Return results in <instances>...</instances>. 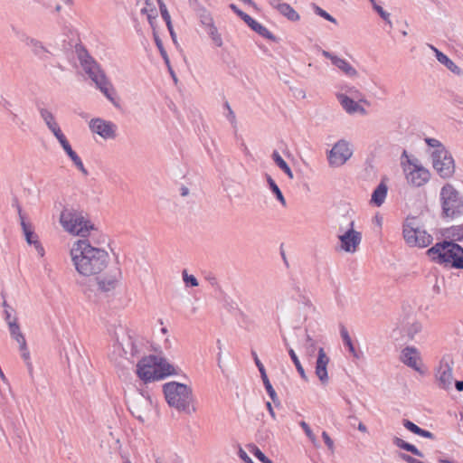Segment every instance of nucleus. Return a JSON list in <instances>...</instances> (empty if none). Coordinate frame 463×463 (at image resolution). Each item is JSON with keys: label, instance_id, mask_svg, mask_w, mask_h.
<instances>
[{"label": "nucleus", "instance_id": "1", "mask_svg": "<svg viewBox=\"0 0 463 463\" xmlns=\"http://www.w3.org/2000/svg\"><path fill=\"white\" fill-rule=\"evenodd\" d=\"M70 258L76 272L85 278L99 275L109 262L108 251L92 246L88 239H79L71 243Z\"/></svg>", "mask_w": 463, "mask_h": 463}, {"label": "nucleus", "instance_id": "2", "mask_svg": "<svg viewBox=\"0 0 463 463\" xmlns=\"http://www.w3.org/2000/svg\"><path fill=\"white\" fill-rule=\"evenodd\" d=\"M112 337L114 345L109 359L118 366L124 365L125 360L133 362L145 352L142 341L121 324L114 326Z\"/></svg>", "mask_w": 463, "mask_h": 463}, {"label": "nucleus", "instance_id": "3", "mask_svg": "<svg viewBox=\"0 0 463 463\" xmlns=\"http://www.w3.org/2000/svg\"><path fill=\"white\" fill-rule=\"evenodd\" d=\"M59 222L63 230L71 235L87 239L91 232L96 231L94 224L82 211L72 207H64L61 212Z\"/></svg>", "mask_w": 463, "mask_h": 463}, {"label": "nucleus", "instance_id": "4", "mask_svg": "<svg viewBox=\"0 0 463 463\" xmlns=\"http://www.w3.org/2000/svg\"><path fill=\"white\" fill-rule=\"evenodd\" d=\"M163 392L168 405L179 412L191 415L196 408L193 404V392L191 387L177 382H169L163 385Z\"/></svg>", "mask_w": 463, "mask_h": 463}, {"label": "nucleus", "instance_id": "5", "mask_svg": "<svg viewBox=\"0 0 463 463\" xmlns=\"http://www.w3.org/2000/svg\"><path fill=\"white\" fill-rule=\"evenodd\" d=\"M427 254L436 263L448 268L463 269V248L452 241L436 243L427 250Z\"/></svg>", "mask_w": 463, "mask_h": 463}, {"label": "nucleus", "instance_id": "6", "mask_svg": "<svg viewBox=\"0 0 463 463\" xmlns=\"http://www.w3.org/2000/svg\"><path fill=\"white\" fill-rule=\"evenodd\" d=\"M80 60L83 71L89 75L96 87L109 101L115 106H118L116 100V90L98 63L88 54L80 56Z\"/></svg>", "mask_w": 463, "mask_h": 463}, {"label": "nucleus", "instance_id": "7", "mask_svg": "<svg viewBox=\"0 0 463 463\" xmlns=\"http://www.w3.org/2000/svg\"><path fill=\"white\" fill-rule=\"evenodd\" d=\"M440 201L443 217L454 219L463 214V199L452 184L441 188Z\"/></svg>", "mask_w": 463, "mask_h": 463}, {"label": "nucleus", "instance_id": "8", "mask_svg": "<svg viewBox=\"0 0 463 463\" xmlns=\"http://www.w3.org/2000/svg\"><path fill=\"white\" fill-rule=\"evenodd\" d=\"M403 238L411 247L425 248L432 241V236L421 229L416 217H409L403 224Z\"/></svg>", "mask_w": 463, "mask_h": 463}, {"label": "nucleus", "instance_id": "9", "mask_svg": "<svg viewBox=\"0 0 463 463\" xmlns=\"http://www.w3.org/2000/svg\"><path fill=\"white\" fill-rule=\"evenodd\" d=\"M128 405L132 415L142 422L149 418L154 409L150 396L142 392L130 395L128 399Z\"/></svg>", "mask_w": 463, "mask_h": 463}, {"label": "nucleus", "instance_id": "10", "mask_svg": "<svg viewBox=\"0 0 463 463\" xmlns=\"http://www.w3.org/2000/svg\"><path fill=\"white\" fill-rule=\"evenodd\" d=\"M431 156L433 167L441 178H450L454 175V159L446 148L436 149Z\"/></svg>", "mask_w": 463, "mask_h": 463}, {"label": "nucleus", "instance_id": "11", "mask_svg": "<svg viewBox=\"0 0 463 463\" xmlns=\"http://www.w3.org/2000/svg\"><path fill=\"white\" fill-rule=\"evenodd\" d=\"M354 221H351L346 230L341 227V233L338 235L340 241V248L342 250L349 253H354L362 241V233L354 229Z\"/></svg>", "mask_w": 463, "mask_h": 463}, {"label": "nucleus", "instance_id": "12", "mask_svg": "<svg viewBox=\"0 0 463 463\" xmlns=\"http://www.w3.org/2000/svg\"><path fill=\"white\" fill-rule=\"evenodd\" d=\"M453 366L454 360L451 355L445 354L441 358L435 373L439 387L442 389H449L451 387L453 383Z\"/></svg>", "mask_w": 463, "mask_h": 463}, {"label": "nucleus", "instance_id": "13", "mask_svg": "<svg viewBox=\"0 0 463 463\" xmlns=\"http://www.w3.org/2000/svg\"><path fill=\"white\" fill-rule=\"evenodd\" d=\"M353 150L348 142L339 140L328 153V163L332 167H339L346 163L352 156Z\"/></svg>", "mask_w": 463, "mask_h": 463}, {"label": "nucleus", "instance_id": "14", "mask_svg": "<svg viewBox=\"0 0 463 463\" xmlns=\"http://www.w3.org/2000/svg\"><path fill=\"white\" fill-rule=\"evenodd\" d=\"M157 356L148 355L142 357L137 364V374L144 383L157 381Z\"/></svg>", "mask_w": 463, "mask_h": 463}, {"label": "nucleus", "instance_id": "15", "mask_svg": "<svg viewBox=\"0 0 463 463\" xmlns=\"http://www.w3.org/2000/svg\"><path fill=\"white\" fill-rule=\"evenodd\" d=\"M404 172L408 183L413 186H421L430 179L429 170L420 165L412 164L410 160L408 161V165L404 168Z\"/></svg>", "mask_w": 463, "mask_h": 463}, {"label": "nucleus", "instance_id": "16", "mask_svg": "<svg viewBox=\"0 0 463 463\" xmlns=\"http://www.w3.org/2000/svg\"><path fill=\"white\" fill-rule=\"evenodd\" d=\"M121 279V270L119 268L109 269L102 276L97 277L98 289L102 292L114 290Z\"/></svg>", "mask_w": 463, "mask_h": 463}, {"label": "nucleus", "instance_id": "17", "mask_svg": "<svg viewBox=\"0 0 463 463\" xmlns=\"http://www.w3.org/2000/svg\"><path fill=\"white\" fill-rule=\"evenodd\" d=\"M90 128L103 138H113L116 136V126L103 118H93Z\"/></svg>", "mask_w": 463, "mask_h": 463}, {"label": "nucleus", "instance_id": "18", "mask_svg": "<svg viewBox=\"0 0 463 463\" xmlns=\"http://www.w3.org/2000/svg\"><path fill=\"white\" fill-rule=\"evenodd\" d=\"M233 13L239 15L245 22V24L258 34L266 39L275 41V36L265 26L255 21L249 14L238 9L235 5H233Z\"/></svg>", "mask_w": 463, "mask_h": 463}, {"label": "nucleus", "instance_id": "19", "mask_svg": "<svg viewBox=\"0 0 463 463\" xmlns=\"http://www.w3.org/2000/svg\"><path fill=\"white\" fill-rule=\"evenodd\" d=\"M322 55L330 60L332 64L338 68L347 77L356 78L358 77L357 70L351 65L345 59H343L335 54L326 50L322 51Z\"/></svg>", "mask_w": 463, "mask_h": 463}, {"label": "nucleus", "instance_id": "20", "mask_svg": "<svg viewBox=\"0 0 463 463\" xmlns=\"http://www.w3.org/2000/svg\"><path fill=\"white\" fill-rule=\"evenodd\" d=\"M21 226L26 242L29 245H33L34 247L35 250L40 255V257H43L45 254V250L39 241L38 235L34 232L33 225L29 222H26L23 217H21Z\"/></svg>", "mask_w": 463, "mask_h": 463}, {"label": "nucleus", "instance_id": "21", "mask_svg": "<svg viewBox=\"0 0 463 463\" xmlns=\"http://www.w3.org/2000/svg\"><path fill=\"white\" fill-rule=\"evenodd\" d=\"M337 99L341 106L345 109V110L348 114H354V113H359V114H365L367 111L361 105V103L368 104L366 100L360 99L359 102L354 101L345 94H339L337 95Z\"/></svg>", "mask_w": 463, "mask_h": 463}, {"label": "nucleus", "instance_id": "22", "mask_svg": "<svg viewBox=\"0 0 463 463\" xmlns=\"http://www.w3.org/2000/svg\"><path fill=\"white\" fill-rule=\"evenodd\" d=\"M329 363V358L324 351V348L320 347L318 349V355L317 359L316 364V374L320 380L322 384H326L328 382L327 375V364Z\"/></svg>", "mask_w": 463, "mask_h": 463}, {"label": "nucleus", "instance_id": "23", "mask_svg": "<svg viewBox=\"0 0 463 463\" xmlns=\"http://www.w3.org/2000/svg\"><path fill=\"white\" fill-rule=\"evenodd\" d=\"M401 360L406 365L413 368L416 371H420L419 362H420V354L416 348L414 347H406L402 350L401 354Z\"/></svg>", "mask_w": 463, "mask_h": 463}, {"label": "nucleus", "instance_id": "24", "mask_svg": "<svg viewBox=\"0 0 463 463\" xmlns=\"http://www.w3.org/2000/svg\"><path fill=\"white\" fill-rule=\"evenodd\" d=\"M430 48L434 52L437 60L443 65L447 67L448 70H449L451 72L461 75L462 71L458 66H457L447 55H445L443 52L439 51L436 47L433 45H429Z\"/></svg>", "mask_w": 463, "mask_h": 463}, {"label": "nucleus", "instance_id": "25", "mask_svg": "<svg viewBox=\"0 0 463 463\" xmlns=\"http://www.w3.org/2000/svg\"><path fill=\"white\" fill-rule=\"evenodd\" d=\"M253 355H254V360H255L256 365L258 366L259 371L261 374V379L263 381L265 388H266L269 397L273 401V402H276V401L278 399L277 393H276L275 390L273 389V387L267 376L265 368H264L263 364H261V362L259 360L257 354L255 353H253Z\"/></svg>", "mask_w": 463, "mask_h": 463}, {"label": "nucleus", "instance_id": "26", "mask_svg": "<svg viewBox=\"0 0 463 463\" xmlns=\"http://www.w3.org/2000/svg\"><path fill=\"white\" fill-rule=\"evenodd\" d=\"M157 380H161L166 376L177 374L174 365L169 364L165 358L157 356Z\"/></svg>", "mask_w": 463, "mask_h": 463}, {"label": "nucleus", "instance_id": "27", "mask_svg": "<svg viewBox=\"0 0 463 463\" xmlns=\"http://www.w3.org/2000/svg\"><path fill=\"white\" fill-rule=\"evenodd\" d=\"M387 192L388 186L383 179L373 192L371 203L375 206H381L385 201Z\"/></svg>", "mask_w": 463, "mask_h": 463}, {"label": "nucleus", "instance_id": "28", "mask_svg": "<svg viewBox=\"0 0 463 463\" xmlns=\"http://www.w3.org/2000/svg\"><path fill=\"white\" fill-rule=\"evenodd\" d=\"M61 146H62V148L64 149V151L66 152L68 156L71 158V160L73 162V164L77 166V168L84 175H88L89 173H88L87 169L84 167V165H83L81 159L76 154V152L73 151V149L71 148V146L69 144V142L68 141H66V142L63 141V144H61Z\"/></svg>", "mask_w": 463, "mask_h": 463}, {"label": "nucleus", "instance_id": "29", "mask_svg": "<svg viewBox=\"0 0 463 463\" xmlns=\"http://www.w3.org/2000/svg\"><path fill=\"white\" fill-rule=\"evenodd\" d=\"M7 325L11 336L18 343L19 347L24 348L26 341L17 323V317H14L12 322Z\"/></svg>", "mask_w": 463, "mask_h": 463}, {"label": "nucleus", "instance_id": "30", "mask_svg": "<svg viewBox=\"0 0 463 463\" xmlns=\"http://www.w3.org/2000/svg\"><path fill=\"white\" fill-rule=\"evenodd\" d=\"M217 344H218V348H219V353H218V356H217L218 367L220 368L222 373L228 378L229 377L228 372H229L230 364H231L230 363V355H229V353H225V354L222 353L220 340H218Z\"/></svg>", "mask_w": 463, "mask_h": 463}, {"label": "nucleus", "instance_id": "31", "mask_svg": "<svg viewBox=\"0 0 463 463\" xmlns=\"http://www.w3.org/2000/svg\"><path fill=\"white\" fill-rule=\"evenodd\" d=\"M48 128L52 131L54 137L58 139L60 144H63V141H68L64 134L62 133L60 125L56 122L54 118H44Z\"/></svg>", "mask_w": 463, "mask_h": 463}, {"label": "nucleus", "instance_id": "32", "mask_svg": "<svg viewBox=\"0 0 463 463\" xmlns=\"http://www.w3.org/2000/svg\"><path fill=\"white\" fill-rule=\"evenodd\" d=\"M271 158L273 159L275 164L288 176L289 179L294 178V174L292 170L277 150L273 151Z\"/></svg>", "mask_w": 463, "mask_h": 463}, {"label": "nucleus", "instance_id": "33", "mask_svg": "<svg viewBox=\"0 0 463 463\" xmlns=\"http://www.w3.org/2000/svg\"><path fill=\"white\" fill-rule=\"evenodd\" d=\"M108 446L114 451H118L120 449V443L119 439L117 437H114L112 431L109 430L104 433V438L101 440V446Z\"/></svg>", "mask_w": 463, "mask_h": 463}, {"label": "nucleus", "instance_id": "34", "mask_svg": "<svg viewBox=\"0 0 463 463\" xmlns=\"http://www.w3.org/2000/svg\"><path fill=\"white\" fill-rule=\"evenodd\" d=\"M393 443L398 447L404 450L411 452L413 455L422 458L423 453L420 451L414 445L410 444L403 439L394 437Z\"/></svg>", "mask_w": 463, "mask_h": 463}, {"label": "nucleus", "instance_id": "35", "mask_svg": "<svg viewBox=\"0 0 463 463\" xmlns=\"http://www.w3.org/2000/svg\"><path fill=\"white\" fill-rule=\"evenodd\" d=\"M26 44L30 46L35 55L43 56L47 53V49L43 45V43L33 38L27 39Z\"/></svg>", "mask_w": 463, "mask_h": 463}, {"label": "nucleus", "instance_id": "36", "mask_svg": "<svg viewBox=\"0 0 463 463\" xmlns=\"http://www.w3.org/2000/svg\"><path fill=\"white\" fill-rule=\"evenodd\" d=\"M279 12L290 21L299 20L298 14L288 4L284 3Z\"/></svg>", "mask_w": 463, "mask_h": 463}, {"label": "nucleus", "instance_id": "37", "mask_svg": "<svg viewBox=\"0 0 463 463\" xmlns=\"http://www.w3.org/2000/svg\"><path fill=\"white\" fill-rule=\"evenodd\" d=\"M288 350L290 358H291L292 362L294 363L301 378L305 381H307V376L305 370H304L302 364H300V361H299L298 355L296 354L295 351L291 347H288Z\"/></svg>", "mask_w": 463, "mask_h": 463}, {"label": "nucleus", "instance_id": "38", "mask_svg": "<svg viewBox=\"0 0 463 463\" xmlns=\"http://www.w3.org/2000/svg\"><path fill=\"white\" fill-rule=\"evenodd\" d=\"M267 182H268V184L270 188V190L274 193V194L276 195L277 199L281 203V204L283 206L286 205V200L280 191V189L279 188V186L277 185V184L275 183V181L271 178L270 175H267Z\"/></svg>", "mask_w": 463, "mask_h": 463}, {"label": "nucleus", "instance_id": "39", "mask_svg": "<svg viewBox=\"0 0 463 463\" xmlns=\"http://www.w3.org/2000/svg\"><path fill=\"white\" fill-rule=\"evenodd\" d=\"M447 234L454 242L456 241H463V226H452L447 230Z\"/></svg>", "mask_w": 463, "mask_h": 463}, {"label": "nucleus", "instance_id": "40", "mask_svg": "<svg viewBox=\"0 0 463 463\" xmlns=\"http://www.w3.org/2000/svg\"><path fill=\"white\" fill-rule=\"evenodd\" d=\"M316 341L309 335H307L306 344L304 345L306 355L313 357L316 353Z\"/></svg>", "mask_w": 463, "mask_h": 463}, {"label": "nucleus", "instance_id": "41", "mask_svg": "<svg viewBox=\"0 0 463 463\" xmlns=\"http://www.w3.org/2000/svg\"><path fill=\"white\" fill-rule=\"evenodd\" d=\"M182 278L186 287H197L199 282L194 275H190L186 269L182 271Z\"/></svg>", "mask_w": 463, "mask_h": 463}, {"label": "nucleus", "instance_id": "42", "mask_svg": "<svg viewBox=\"0 0 463 463\" xmlns=\"http://www.w3.org/2000/svg\"><path fill=\"white\" fill-rule=\"evenodd\" d=\"M341 336L343 338V341H344L345 345L348 346L349 351L354 356H356V353H355V350H354V345L352 343L351 337H350L347 330L345 327H342V329H341Z\"/></svg>", "mask_w": 463, "mask_h": 463}, {"label": "nucleus", "instance_id": "43", "mask_svg": "<svg viewBox=\"0 0 463 463\" xmlns=\"http://www.w3.org/2000/svg\"><path fill=\"white\" fill-rule=\"evenodd\" d=\"M209 22H211V19H209ZM208 33L210 34L213 42L217 46H222V45L221 35L218 33L217 29L211 23H209V32H208Z\"/></svg>", "mask_w": 463, "mask_h": 463}, {"label": "nucleus", "instance_id": "44", "mask_svg": "<svg viewBox=\"0 0 463 463\" xmlns=\"http://www.w3.org/2000/svg\"><path fill=\"white\" fill-rule=\"evenodd\" d=\"M142 12L146 14L150 24L153 26V20L157 16V11L146 2V6L142 8Z\"/></svg>", "mask_w": 463, "mask_h": 463}, {"label": "nucleus", "instance_id": "45", "mask_svg": "<svg viewBox=\"0 0 463 463\" xmlns=\"http://www.w3.org/2000/svg\"><path fill=\"white\" fill-rule=\"evenodd\" d=\"M2 306L5 307V319L7 324L12 322L13 317L15 316L14 309L7 304L5 300L3 301Z\"/></svg>", "mask_w": 463, "mask_h": 463}, {"label": "nucleus", "instance_id": "46", "mask_svg": "<svg viewBox=\"0 0 463 463\" xmlns=\"http://www.w3.org/2000/svg\"><path fill=\"white\" fill-rule=\"evenodd\" d=\"M421 324L419 322H413L408 326L406 332L410 338H413L415 335L421 331Z\"/></svg>", "mask_w": 463, "mask_h": 463}, {"label": "nucleus", "instance_id": "47", "mask_svg": "<svg viewBox=\"0 0 463 463\" xmlns=\"http://www.w3.org/2000/svg\"><path fill=\"white\" fill-rule=\"evenodd\" d=\"M315 12L317 14L323 17L324 19H326L333 24H336V20L331 14H329L327 12L323 10L321 7L315 6Z\"/></svg>", "mask_w": 463, "mask_h": 463}, {"label": "nucleus", "instance_id": "48", "mask_svg": "<svg viewBox=\"0 0 463 463\" xmlns=\"http://www.w3.org/2000/svg\"><path fill=\"white\" fill-rule=\"evenodd\" d=\"M251 452L255 455V457L260 459L262 463H272V461L268 458L260 450L259 448L252 446L251 447Z\"/></svg>", "mask_w": 463, "mask_h": 463}, {"label": "nucleus", "instance_id": "49", "mask_svg": "<svg viewBox=\"0 0 463 463\" xmlns=\"http://www.w3.org/2000/svg\"><path fill=\"white\" fill-rule=\"evenodd\" d=\"M403 426L412 433L418 435L420 428L409 420H403Z\"/></svg>", "mask_w": 463, "mask_h": 463}, {"label": "nucleus", "instance_id": "50", "mask_svg": "<svg viewBox=\"0 0 463 463\" xmlns=\"http://www.w3.org/2000/svg\"><path fill=\"white\" fill-rule=\"evenodd\" d=\"M299 425L301 426V428L304 430L305 433L307 434V436L310 439V440L315 443L316 441V436L314 435V433L312 432L310 427L308 426V424L305 421H301L299 423Z\"/></svg>", "mask_w": 463, "mask_h": 463}, {"label": "nucleus", "instance_id": "51", "mask_svg": "<svg viewBox=\"0 0 463 463\" xmlns=\"http://www.w3.org/2000/svg\"><path fill=\"white\" fill-rule=\"evenodd\" d=\"M374 10L385 22L391 24L390 14L384 11L382 6H380L379 5H374Z\"/></svg>", "mask_w": 463, "mask_h": 463}, {"label": "nucleus", "instance_id": "52", "mask_svg": "<svg viewBox=\"0 0 463 463\" xmlns=\"http://www.w3.org/2000/svg\"><path fill=\"white\" fill-rule=\"evenodd\" d=\"M154 37H155L156 44L157 48L159 49L161 55L165 58V61H167V55L163 47L162 41L160 40V38L158 37V35L156 33H154Z\"/></svg>", "mask_w": 463, "mask_h": 463}, {"label": "nucleus", "instance_id": "53", "mask_svg": "<svg viewBox=\"0 0 463 463\" xmlns=\"http://www.w3.org/2000/svg\"><path fill=\"white\" fill-rule=\"evenodd\" d=\"M158 3H159L160 12H161V15H162L163 19L165 21L169 20L171 17H170V14L167 11L165 5L161 0H158Z\"/></svg>", "mask_w": 463, "mask_h": 463}, {"label": "nucleus", "instance_id": "54", "mask_svg": "<svg viewBox=\"0 0 463 463\" xmlns=\"http://www.w3.org/2000/svg\"><path fill=\"white\" fill-rule=\"evenodd\" d=\"M425 141L430 146L437 147V149L445 148L442 144L435 138H426Z\"/></svg>", "mask_w": 463, "mask_h": 463}, {"label": "nucleus", "instance_id": "55", "mask_svg": "<svg viewBox=\"0 0 463 463\" xmlns=\"http://www.w3.org/2000/svg\"><path fill=\"white\" fill-rule=\"evenodd\" d=\"M322 438H323L325 443L326 444V446L328 447V449H333L334 442L326 431L322 432Z\"/></svg>", "mask_w": 463, "mask_h": 463}, {"label": "nucleus", "instance_id": "56", "mask_svg": "<svg viewBox=\"0 0 463 463\" xmlns=\"http://www.w3.org/2000/svg\"><path fill=\"white\" fill-rule=\"evenodd\" d=\"M239 456L245 463H253L252 459L241 448H240Z\"/></svg>", "mask_w": 463, "mask_h": 463}, {"label": "nucleus", "instance_id": "57", "mask_svg": "<svg viewBox=\"0 0 463 463\" xmlns=\"http://www.w3.org/2000/svg\"><path fill=\"white\" fill-rule=\"evenodd\" d=\"M267 1H268L269 5L272 8H274V9H276V10H278V11L279 10V8H280V7L282 6V5L284 4V3H282V2H281V0H267Z\"/></svg>", "mask_w": 463, "mask_h": 463}, {"label": "nucleus", "instance_id": "58", "mask_svg": "<svg viewBox=\"0 0 463 463\" xmlns=\"http://www.w3.org/2000/svg\"><path fill=\"white\" fill-rule=\"evenodd\" d=\"M418 435L428 439H434V435L430 431L422 429H420Z\"/></svg>", "mask_w": 463, "mask_h": 463}, {"label": "nucleus", "instance_id": "59", "mask_svg": "<svg viewBox=\"0 0 463 463\" xmlns=\"http://www.w3.org/2000/svg\"><path fill=\"white\" fill-rule=\"evenodd\" d=\"M20 351L22 352V357L24 358V360H25V361L28 360L30 354L27 349L26 345H24V348L20 347Z\"/></svg>", "mask_w": 463, "mask_h": 463}, {"label": "nucleus", "instance_id": "60", "mask_svg": "<svg viewBox=\"0 0 463 463\" xmlns=\"http://www.w3.org/2000/svg\"><path fill=\"white\" fill-rule=\"evenodd\" d=\"M266 406H267V409H268V411H269V412L270 416L272 417V419H276V415H275V412H274V410H273V408H272L271 403H270L269 402H268L266 403Z\"/></svg>", "mask_w": 463, "mask_h": 463}, {"label": "nucleus", "instance_id": "61", "mask_svg": "<svg viewBox=\"0 0 463 463\" xmlns=\"http://www.w3.org/2000/svg\"><path fill=\"white\" fill-rule=\"evenodd\" d=\"M40 113H41V116H52V111L49 110L46 108H41Z\"/></svg>", "mask_w": 463, "mask_h": 463}, {"label": "nucleus", "instance_id": "62", "mask_svg": "<svg viewBox=\"0 0 463 463\" xmlns=\"http://www.w3.org/2000/svg\"><path fill=\"white\" fill-rule=\"evenodd\" d=\"M156 463H167L166 458L164 455H158L155 459Z\"/></svg>", "mask_w": 463, "mask_h": 463}, {"label": "nucleus", "instance_id": "63", "mask_svg": "<svg viewBox=\"0 0 463 463\" xmlns=\"http://www.w3.org/2000/svg\"><path fill=\"white\" fill-rule=\"evenodd\" d=\"M180 194L184 197V196H187L189 194V189L188 187L186 186H182L180 188Z\"/></svg>", "mask_w": 463, "mask_h": 463}, {"label": "nucleus", "instance_id": "64", "mask_svg": "<svg viewBox=\"0 0 463 463\" xmlns=\"http://www.w3.org/2000/svg\"><path fill=\"white\" fill-rule=\"evenodd\" d=\"M456 389L459 392L463 391V381H457L455 382Z\"/></svg>", "mask_w": 463, "mask_h": 463}]
</instances>
